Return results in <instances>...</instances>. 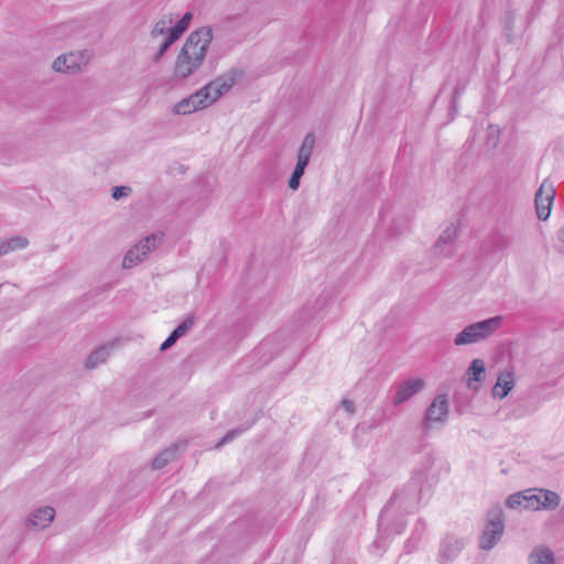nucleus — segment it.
Wrapping results in <instances>:
<instances>
[{
	"label": "nucleus",
	"instance_id": "1",
	"mask_svg": "<svg viewBox=\"0 0 564 564\" xmlns=\"http://www.w3.org/2000/svg\"><path fill=\"white\" fill-rule=\"evenodd\" d=\"M213 40L210 28H200L192 32L183 44L173 67V78L184 80L203 65Z\"/></svg>",
	"mask_w": 564,
	"mask_h": 564
},
{
	"label": "nucleus",
	"instance_id": "2",
	"mask_svg": "<svg viewBox=\"0 0 564 564\" xmlns=\"http://www.w3.org/2000/svg\"><path fill=\"white\" fill-rule=\"evenodd\" d=\"M494 334V317L471 323L458 332L453 344L457 347L481 344Z\"/></svg>",
	"mask_w": 564,
	"mask_h": 564
},
{
	"label": "nucleus",
	"instance_id": "3",
	"mask_svg": "<svg viewBox=\"0 0 564 564\" xmlns=\"http://www.w3.org/2000/svg\"><path fill=\"white\" fill-rule=\"evenodd\" d=\"M242 76L243 72L241 69L230 68L202 87L208 105H214L219 98L227 94Z\"/></svg>",
	"mask_w": 564,
	"mask_h": 564
},
{
	"label": "nucleus",
	"instance_id": "4",
	"mask_svg": "<svg viewBox=\"0 0 564 564\" xmlns=\"http://www.w3.org/2000/svg\"><path fill=\"white\" fill-rule=\"evenodd\" d=\"M162 242L161 234H152L131 247L123 257L122 267L131 269L143 262L148 254L154 251Z\"/></svg>",
	"mask_w": 564,
	"mask_h": 564
},
{
	"label": "nucleus",
	"instance_id": "5",
	"mask_svg": "<svg viewBox=\"0 0 564 564\" xmlns=\"http://www.w3.org/2000/svg\"><path fill=\"white\" fill-rule=\"evenodd\" d=\"M89 59L90 53L87 51L69 52L56 57L52 67L57 73L74 74L86 66Z\"/></svg>",
	"mask_w": 564,
	"mask_h": 564
},
{
	"label": "nucleus",
	"instance_id": "6",
	"mask_svg": "<svg viewBox=\"0 0 564 564\" xmlns=\"http://www.w3.org/2000/svg\"><path fill=\"white\" fill-rule=\"evenodd\" d=\"M459 230L458 221H453L446 226L432 248L433 254L437 258H449L454 252V245Z\"/></svg>",
	"mask_w": 564,
	"mask_h": 564
},
{
	"label": "nucleus",
	"instance_id": "7",
	"mask_svg": "<svg viewBox=\"0 0 564 564\" xmlns=\"http://www.w3.org/2000/svg\"><path fill=\"white\" fill-rule=\"evenodd\" d=\"M554 197L555 188L553 183L549 180H544L534 197L536 215L540 220H546L550 217Z\"/></svg>",
	"mask_w": 564,
	"mask_h": 564
},
{
	"label": "nucleus",
	"instance_id": "8",
	"mask_svg": "<svg viewBox=\"0 0 564 564\" xmlns=\"http://www.w3.org/2000/svg\"><path fill=\"white\" fill-rule=\"evenodd\" d=\"M540 500V489L532 488L509 496L507 505L512 509L523 508L528 510H541Z\"/></svg>",
	"mask_w": 564,
	"mask_h": 564
},
{
	"label": "nucleus",
	"instance_id": "9",
	"mask_svg": "<svg viewBox=\"0 0 564 564\" xmlns=\"http://www.w3.org/2000/svg\"><path fill=\"white\" fill-rule=\"evenodd\" d=\"M209 107L202 88L173 106V113L186 116Z\"/></svg>",
	"mask_w": 564,
	"mask_h": 564
},
{
	"label": "nucleus",
	"instance_id": "10",
	"mask_svg": "<svg viewBox=\"0 0 564 564\" xmlns=\"http://www.w3.org/2000/svg\"><path fill=\"white\" fill-rule=\"evenodd\" d=\"M463 539L446 535L441 543L437 561L440 564H451L463 551Z\"/></svg>",
	"mask_w": 564,
	"mask_h": 564
},
{
	"label": "nucleus",
	"instance_id": "11",
	"mask_svg": "<svg viewBox=\"0 0 564 564\" xmlns=\"http://www.w3.org/2000/svg\"><path fill=\"white\" fill-rule=\"evenodd\" d=\"M55 518V510L50 506L34 509L28 516L25 525L33 530H44L50 527Z\"/></svg>",
	"mask_w": 564,
	"mask_h": 564
},
{
	"label": "nucleus",
	"instance_id": "12",
	"mask_svg": "<svg viewBox=\"0 0 564 564\" xmlns=\"http://www.w3.org/2000/svg\"><path fill=\"white\" fill-rule=\"evenodd\" d=\"M425 383L424 380L421 378H411L403 382H401L397 387V392L393 398V404L400 405L408 400H410L413 395L419 393L423 388Z\"/></svg>",
	"mask_w": 564,
	"mask_h": 564
},
{
	"label": "nucleus",
	"instance_id": "13",
	"mask_svg": "<svg viewBox=\"0 0 564 564\" xmlns=\"http://www.w3.org/2000/svg\"><path fill=\"white\" fill-rule=\"evenodd\" d=\"M448 399L445 394H440L434 398L432 403L426 410L425 420L429 424L443 423L448 415Z\"/></svg>",
	"mask_w": 564,
	"mask_h": 564
},
{
	"label": "nucleus",
	"instance_id": "14",
	"mask_svg": "<svg viewBox=\"0 0 564 564\" xmlns=\"http://www.w3.org/2000/svg\"><path fill=\"white\" fill-rule=\"evenodd\" d=\"M466 376L467 387L475 391L478 390L480 388V383L486 378V366L484 360L478 358L474 359L466 371Z\"/></svg>",
	"mask_w": 564,
	"mask_h": 564
},
{
	"label": "nucleus",
	"instance_id": "15",
	"mask_svg": "<svg viewBox=\"0 0 564 564\" xmlns=\"http://www.w3.org/2000/svg\"><path fill=\"white\" fill-rule=\"evenodd\" d=\"M516 375L513 370H506L496 378V397L500 399L507 397L514 388Z\"/></svg>",
	"mask_w": 564,
	"mask_h": 564
},
{
	"label": "nucleus",
	"instance_id": "16",
	"mask_svg": "<svg viewBox=\"0 0 564 564\" xmlns=\"http://www.w3.org/2000/svg\"><path fill=\"white\" fill-rule=\"evenodd\" d=\"M529 564H555L553 551L544 545H536L528 556Z\"/></svg>",
	"mask_w": 564,
	"mask_h": 564
},
{
	"label": "nucleus",
	"instance_id": "17",
	"mask_svg": "<svg viewBox=\"0 0 564 564\" xmlns=\"http://www.w3.org/2000/svg\"><path fill=\"white\" fill-rule=\"evenodd\" d=\"M315 145V137L313 133H308L305 135L302 141L299 151H297V162L296 165L306 167L308 165L310 159L312 156L313 150Z\"/></svg>",
	"mask_w": 564,
	"mask_h": 564
},
{
	"label": "nucleus",
	"instance_id": "18",
	"mask_svg": "<svg viewBox=\"0 0 564 564\" xmlns=\"http://www.w3.org/2000/svg\"><path fill=\"white\" fill-rule=\"evenodd\" d=\"M29 241L24 237H11L0 240V256L26 248Z\"/></svg>",
	"mask_w": 564,
	"mask_h": 564
},
{
	"label": "nucleus",
	"instance_id": "19",
	"mask_svg": "<svg viewBox=\"0 0 564 564\" xmlns=\"http://www.w3.org/2000/svg\"><path fill=\"white\" fill-rule=\"evenodd\" d=\"M108 357L109 349L106 346H100L86 358L85 366L88 369H94L100 364H104Z\"/></svg>",
	"mask_w": 564,
	"mask_h": 564
},
{
	"label": "nucleus",
	"instance_id": "20",
	"mask_svg": "<svg viewBox=\"0 0 564 564\" xmlns=\"http://www.w3.org/2000/svg\"><path fill=\"white\" fill-rule=\"evenodd\" d=\"M540 497L541 509L544 510H554L561 502L560 496L552 490L540 489Z\"/></svg>",
	"mask_w": 564,
	"mask_h": 564
},
{
	"label": "nucleus",
	"instance_id": "21",
	"mask_svg": "<svg viewBox=\"0 0 564 564\" xmlns=\"http://www.w3.org/2000/svg\"><path fill=\"white\" fill-rule=\"evenodd\" d=\"M479 546L482 550H491L494 546V519L490 516L486 519V525L480 536Z\"/></svg>",
	"mask_w": 564,
	"mask_h": 564
},
{
	"label": "nucleus",
	"instance_id": "22",
	"mask_svg": "<svg viewBox=\"0 0 564 564\" xmlns=\"http://www.w3.org/2000/svg\"><path fill=\"white\" fill-rule=\"evenodd\" d=\"M193 14L191 12H186L177 23L170 29L169 37H173L176 41L188 28L192 21Z\"/></svg>",
	"mask_w": 564,
	"mask_h": 564
},
{
	"label": "nucleus",
	"instance_id": "23",
	"mask_svg": "<svg viewBox=\"0 0 564 564\" xmlns=\"http://www.w3.org/2000/svg\"><path fill=\"white\" fill-rule=\"evenodd\" d=\"M171 23H172V19H169V20L161 19L160 21H158L151 31L152 37L159 39L162 36L164 40L169 35L170 29L172 28V26H169Z\"/></svg>",
	"mask_w": 564,
	"mask_h": 564
},
{
	"label": "nucleus",
	"instance_id": "24",
	"mask_svg": "<svg viewBox=\"0 0 564 564\" xmlns=\"http://www.w3.org/2000/svg\"><path fill=\"white\" fill-rule=\"evenodd\" d=\"M175 456V452L173 449L163 451L158 457H155L152 462V467L154 469L163 468L171 459Z\"/></svg>",
	"mask_w": 564,
	"mask_h": 564
},
{
	"label": "nucleus",
	"instance_id": "25",
	"mask_svg": "<svg viewBox=\"0 0 564 564\" xmlns=\"http://www.w3.org/2000/svg\"><path fill=\"white\" fill-rule=\"evenodd\" d=\"M195 318L193 316L186 317L172 333L176 334L178 338L188 333L193 327Z\"/></svg>",
	"mask_w": 564,
	"mask_h": 564
},
{
	"label": "nucleus",
	"instance_id": "26",
	"mask_svg": "<svg viewBox=\"0 0 564 564\" xmlns=\"http://www.w3.org/2000/svg\"><path fill=\"white\" fill-rule=\"evenodd\" d=\"M513 22H514V14H513V12L508 11L503 19V25H505L503 28H505V35L509 42H511V40H512L511 30H512Z\"/></svg>",
	"mask_w": 564,
	"mask_h": 564
},
{
	"label": "nucleus",
	"instance_id": "27",
	"mask_svg": "<svg viewBox=\"0 0 564 564\" xmlns=\"http://www.w3.org/2000/svg\"><path fill=\"white\" fill-rule=\"evenodd\" d=\"M511 246V238L505 235H496V252L507 250Z\"/></svg>",
	"mask_w": 564,
	"mask_h": 564
},
{
	"label": "nucleus",
	"instance_id": "28",
	"mask_svg": "<svg viewBox=\"0 0 564 564\" xmlns=\"http://www.w3.org/2000/svg\"><path fill=\"white\" fill-rule=\"evenodd\" d=\"M173 37L166 36L161 43L160 48L154 56V61L158 62L165 54L166 50L174 43Z\"/></svg>",
	"mask_w": 564,
	"mask_h": 564
},
{
	"label": "nucleus",
	"instance_id": "29",
	"mask_svg": "<svg viewBox=\"0 0 564 564\" xmlns=\"http://www.w3.org/2000/svg\"><path fill=\"white\" fill-rule=\"evenodd\" d=\"M131 193V188L129 186H115L112 188V198L119 200L123 197H128Z\"/></svg>",
	"mask_w": 564,
	"mask_h": 564
},
{
	"label": "nucleus",
	"instance_id": "30",
	"mask_svg": "<svg viewBox=\"0 0 564 564\" xmlns=\"http://www.w3.org/2000/svg\"><path fill=\"white\" fill-rule=\"evenodd\" d=\"M177 339H178L177 335L171 333V335L162 343L160 349L162 351L167 350L176 343Z\"/></svg>",
	"mask_w": 564,
	"mask_h": 564
},
{
	"label": "nucleus",
	"instance_id": "31",
	"mask_svg": "<svg viewBox=\"0 0 564 564\" xmlns=\"http://www.w3.org/2000/svg\"><path fill=\"white\" fill-rule=\"evenodd\" d=\"M239 434L238 431H230L228 432L217 444H216V447H220L223 446L224 444L232 441L237 435Z\"/></svg>",
	"mask_w": 564,
	"mask_h": 564
},
{
	"label": "nucleus",
	"instance_id": "32",
	"mask_svg": "<svg viewBox=\"0 0 564 564\" xmlns=\"http://www.w3.org/2000/svg\"><path fill=\"white\" fill-rule=\"evenodd\" d=\"M340 405L344 409V411L349 415L355 413V404L351 400L344 399Z\"/></svg>",
	"mask_w": 564,
	"mask_h": 564
},
{
	"label": "nucleus",
	"instance_id": "33",
	"mask_svg": "<svg viewBox=\"0 0 564 564\" xmlns=\"http://www.w3.org/2000/svg\"><path fill=\"white\" fill-rule=\"evenodd\" d=\"M300 181H301V177L299 175L296 176L294 173H292V175L289 180V187L292 191H296L300 186Z\"/></svg>",
	"mask_w": 564,
	"mask_h": 564
},
{
	"label": "nucleus",
	"instance_id": "34",
	"mask_svg": "<svg viewBox=\"0 0 564 564\" xmlns=\"http://www.w3.org/2000/svg\"><path fill=\"white\" fill-rule=\"evenodd\" d=\"M502 532H503V523L499 519V517L496 516V541L499 539V536L502 534Z\"/></svg>",
	"mask_w": 564,
	"mask_h": 564
},
{
	"label": "nucleus",
	"instance_id": "35",
	"mask_svg": "<svg viewBox=\"0 0 564 564\" xmlns=\"http://www.w3.org/2000/svg\"><path fill=\"white\" fill-rule=\"evenodd\" d=\"M501 347H502V355H506L507 359H511V347H510V343H502L501 344Z\"/></svg>",
	"mask_w": 564,
	"mask_h": 564
},
{
	"label": "nucleus",
	"instance_id": "36",
	"mask_svg": "<svg viewBox=\"0 0 564 564\" xmlns=\"http://www.w3.org/2000/svg\"><path fill=\"white\" fill-rule=\"evenodd\" d=\"M305 169H306V167L295 165L293 173H294L296 176L299 175L300 177H302V176H303V174H304V172H305Z\"/></svg>",
	"mask_w": 564,
	"mask_h": 564
},
{
	"label": "nucleus",
	"instance_id": "37",
	"mask_svg": "<svg viewBox=\"0 0 564 564\" xmlns=\"http://www.w3.org/2000/svg\"><path fill=\"white\" fill-rule=\"evenodd\" d=\"M557 238L564 242V226L558 229Z\"/></svg>",
	"mask_w": 564,
	"mask_h": 564
},
{
	"label": "nucleus",
	"instance_id": "38",
	"mask_svg": "<svg viewBox=\"0 0 564 564\" xmlns=\"http://www.w3.org/2000/svg\"><path fill=\"white\" fill-rule=\"evenodd\" d=\"M499 321H500V318H499L498 316H496V318H495V322H496V328L499 326Z\"/></svg>",
	"mask_w": 564,
	"mask_h": 564
},
{
	"label": "nucleus",
	"instance_id": "39",
	"mask_svg": "<svg viewBox=\"0 0 564 564\" xmlns=\"http://www.w3.org/2000/svg\"><path fill=\"white\" fill-rule=\"evenodd\" d=\"M391 503H392V502H390L389 505H391ZM389 507H390V506H388V507L383 510V513H387V511H388V508H389Z\"/></svg>",
	"mask_w": 564,
	"mask_h": 564
},
{
	"label": "nucleus",
	"instance_id": "40",
	"mask_svg": "<svg viewBox=\"0 0 564 564\" xmlns=\"http://www.w3.org/2000/svg\"><path fill=\"white\" fill-rule=\"evenodd\" d=\"M495 362L497 364L498 362V356L496 355V359H495Z\"/></svg>",
	"mask_w": 564,
	"mask_h": 564
}]
</instances>
